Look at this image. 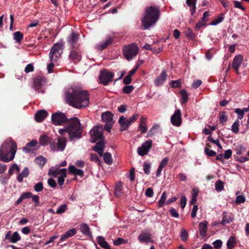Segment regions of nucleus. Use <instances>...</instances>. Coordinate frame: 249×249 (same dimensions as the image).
<instances>
[{
    "mask_svg": "<svg viewBox=\"0 0 249 249\" xmlns=\"http://www.w3.org/2000/svg\"><path fill=\"white\" fill-rule=\"evenodd\" d=\"M196 0H186V3L187 5L190 7V12L192 15H193L196 9Z\"/></svg>",
    "mask_w": 249,
    "mask_h": 249,
    "instance_id": "35",
    "label": "nucleus"
},
{
    "mask_svg": "<svg viewBox=\"0 0 249 249\" xmlns=\"http://www.w3.org/2000/svg\"><path fill=\"white\" fill-rule=\"evenodd\" d=\"M14 39L17 43H20L23 38V35L20 32L17 31L13 34Z\"/></svg>",
    "mask_w": 249,
    "mask_h": 249,
    "instance_id": "43",
    "label": "nucleus"
},
{
    "mask_svg": "<svg viewBox=\"0 0 249 249\" xmlns=\"http://www.w3.org/2000/svg\"><path fill=\"white\" fill-rule=\"evenodd\" d=\"M160 15L159 6H150L145 8L143 17L142 19V24L144 29H149L154 25L160 18Z\"/></svg>",
    "mask_w": 249,
    "mask_h": 249,
    "instance_id": "2",
    "label": "nucleus"
},
{
    "mask_svg": "<svg viewBox=\"0 0 249 249\" xmlns=\"http://www.w3.org/2000/svg\"><path fill=\"white\" fill-rule=\"evenodd\" d=\"M184 33L186 37L189 39H194L196 36V34L190 28H188Z\"/></svg>",
    "mask_w": 249,
    "mask_h": 249,
    "instance_id": "42",
    "label": "nucleus"
},
{
    "mask_svg": "<svg viewBox=\"0 0 249 249\" xmlns=\"http://www.w3.org/2000/svg\"><path fill=\"white\" fill-rule=\"evenodd\" d=\"M69 173L74 176H78L81 177L84 176V171L81 169H77L74 165H70L69 166Z\"/></svg>",
    "mask_w": 249,
    "mask_h": 249,
    "instance_id": "25",
    "label": "nucleus"
},
{
    "mask_svg": "<svg viewBox=\"0 0 249 249\" xmlns=\"http://www.w3.org/2000/svg\"><path fill=\"white\" fill-rule=\"evenodd\" d=\"M16 143L11 138L5 140L0 148V161L8 162L15 158L17 152Z\"/></svg>",
    "mask_w": 249,
    "mask_h": 249,
    "instance_id": "3",
    "label": "nucleus"
},
{
    "mask_svg": "<svg viewBox=\"0 0 249 249\" xmlns=\"http://www.w3.org/2000/svg\"><path fill=\"white\" fill-rule=\"evenodd\" d=\"M29 174V170L27 167H25L22 172L20 173L17 177V180L19 182L23 181V178H26Z\"/></svg>",
    "mask_w": 249,
    "mask_h": 249,
    "instance_id": "34",
    "label": "nucleus"
},
{
    "mask_svg": "<svg viewBox=\"0 0 249 249\" xmlns=\"http://www.w3.org/2000/svg\"><path fill=\"white\" fill-rule=\"evenodd\" d=\"M208 222L204 221L200 222L198 225L199 232L202 237H204L206 235Z\"/></svg>",
    "mask_w": 249,
    "mask_h": 249,
    "instance_id": "23",
    "label": "nucleus"
},
{
    "mask_svg": "<svg viewBox=\"0 0 249 249\" xmlns=\"http://www.w3.org/2000/svg\"><path fill=\"white\" fill-rule=\"evenodd\" d=\"M168 161L169 159L167 157H165L161 160L156 172V176L157 177L160 175L162 169L166 166Z\"/></svg>",
    "mask_w": 249,
    "mask_h": 249,
    "instance_id": "28",
    "label": "nucleus"
},
{
    "mask_svg": "<svg viewBox=\"0 0 249 249\" xmlns=\"http://www.w3.org/2000/svg\"><path fill=\"white\" fill-rule=\"evenodd\" d=\"M68 124L67 126V133L71 140L79 139L82 137V132L83 128L82 127L79 119L73 117L68 120Z\"/></svg>",
    "mask_w": 249,
    "mask_h": 249,
    "instance_id": "4",
    "label": "nucleus"
},
{
    "mask_svg": "<svg viewBox=\"0 0 249 249\" xmlns=\"http://www.w3.org/2000/svg\"><path fill=\"white\" fill-rule=\"evenodd\" d=\"M181 96L180 104L181 105L186 104L188 101V93L185 89H182L179 91Z\"/></svg>",
    "mask_w": 249,
    "mask_h": 249,
    "instance_id": "36",
    "label": "nucleus"
},
{
    "mask_svg": "<svg viewBox=\"0 0 249 249\" xmlns=\"http://www.w3.org/2000/svg\"><path fill=\"white\" fill-rule=\"evenodd\" d=\"M219 123L224 124L228 120V116L226 115V112H220L219 113Z\"/></svg>",
    "mask_w": 249,
    "mask_h": 249,
    "instance_id": "47",
    "label": "nucleus"
},
{
    "mask_svg": "<svg viewBox=\"0 0 249 249\" xmlns=\"http://www.w3.org/2000/svg\"><path fill=\"white\" fill-rule=\"evenodd\" d=\"M63 44L56 43L52 47L50 53L49 58L51 61L56 62L63 53Z\"/></svg>",
    "mask_w": 249,
    "mask_h": 249,
    "instance_id": "6",
    "label": "nucleus"
},
{
    "mask_svg": "<svg viewBox=\"0 0 249 249\" xmlns=\"http://www.w3.org/2000/svg\"><path fill=\"white\" fill-rule=\"evenodd\" d=\"M113 42V38L108 37L106 40L102 41L97 45V48L101 51L106 48L109 45Z\"/></svg>",
    "mask_w": 249,
    "mask_h": 249,
    "instance_id": "26",
    "label": "nucleus"
},
{
    "mask_svg": "<svg viewBox=\"0 0 249 249\" xmlns=\"http://www.w3.org/2000/svg\"><path fill=\"white\" fill-rule=\"evenodd\" d=\"M134 89V88L132 85L125 86L123 88V91L124 93L129 94Z\"/></svg>",
    "mask_w": 249,
    "mask_h": 249,
    "instance_id": "52",
    "label": "nucleus"
},
{
    "mask_svg": "<svg viewBox=\"0 0 249 249\" xmlns=\"http://www.w3.org/2000/svg\"><path fill=\"white\" fill-rule=\"evenodd\" d=\"M113 114L110 111L103 112L101 115L102 121L106 123H114Z\"/></svg>",
    "mask_w": 249,
    "mask_h": 249,
    "instance_id": "22",
    "label": "nucleus"
},
{
    "mask_svg": "<svg viewBox=\"0 0 249 249\" xmlns=\"http://www.w3.org/2000/svg\"><path fill=\"white\" fill-rule=\"evenodd\" d=\"M215 190L220 192L224 189V183L223 181L219 180L216 181L215 183Z\"/></svg>",
    "mask_w": 249,
    "mask_h": 249,
    "instance_id": "48",
    "label": "nucleus"
},
{
    "mask_svg": "<svg viewBox=\"0 0 249 249\" xmlns=\"http://www.w3.org/2000/svg\"><path fill=\"white\" fill-rule=\"evenodd\" d=\"M91 137L90 142L92 143L98 140H102L103 139V127L102 126H95L90 131Z\"/></svg>",
    "mask_w": 249,
    "mask_h": 249,
    "instance_id": "8",
    "label": "nucleus"
},
{
    "mask_svg": "<svg viewBox=\"0 0 249 249\" xmlns=\"http://www.w3.org/2000/svg\"><path fill=\"white\" fill-rule=\"evenodd\" d=\"M224 19V17H218V18H216L213 20L212 22L211 23V25H216L218 24V23L221 22Z\"/></svg>",
    "mask_w": 249,
    "mask_h": 249,
    "instance_id": "63",
    "label": "nucleus"
},
{
    "mask_svg": "<svg viewBox=\"0 0 249 249\" xmlns=\"http://www.w3.org/2000/svg\"><path fill=\"white\" fill-rule=\"evenodd\" d=\"M246 201V198L244 196L239 195L237 196L235 199V203L236 204L243 203Z\"/></svg>",
    "mask_w": 249,
    "mask_h": 249,
    "instance_id": "56",
    "label": "nucleus"
},
{
    "mask_svg": "<svg viewBox=\"0 0 249 249\" xmlns=\"http://www.w3.org/2000/svg\"><path fill=\"white\" fill-rule=\"evenodd\" d=\"M104 160L105 163L108 164H111L112 163V156L111 155L108 153L106 152L103 154Z\"/></svg>",
    "mask_w": 249,
    "mask_h": 249,
    "instance_id": "46",
    "label": "nucleus"
},
{
    "mask_svg": "<svg viewBox=\"0 0 249 249\" xmlns=\"http://www.w3.org/2000/svg\"><path fill=\"white\" fill-rule=\"evenodd\" d=\"M34 71V67L32 64H28L24 69V71L26 73H29L30 72H33Z\"/></svg>",
    "mask_w": 249,
    "mask_h": 249,
    "instance_id": "62",
    "label": "nucleus"
},
{
    "mask_svg": "<svg viewBox=\"0 0 249 249\" xmlns=\"http://www.w3.org/2000/svg\"><path fill=\"white\" fill-rule=\"evenodd\" d=\"M141 242H149L151 241V235L149 233L142 232L138 237Z\"/></svg>",
    "mask_w": 249,
    "mask_h": 249,
    "instance_id": "31",
    "label": "nucleus"
},
{
    "mask_svg": "<svg viewBox=\"0 0 249 249\" xmlns=\"http://www.w3.org/2000/svg\"><path fill=\"white\" fill-rule=\"evenodd\" d=\"M79 230L85 236H87L89 237H92V234L90 231V229L86 223H82L80 225Z\"/></svg>",
    "mask_w": 249,
    "mask_h": 249,
    "instance_id": "21",
    "label": "nucleus"
},
{
    "mask_svg": "<svg viewBox=\"0 0 249 249\" xmlns=\"http://www.w3.org/2000/svg\"><path fill=\"white\" fill-rule=\"evenodd\" d=\"M39 142L41 145L46 146L49 142L51 143V140L48 136L46 135H42L39 138Z\"/></svg>",
    "mask_w": 249,
    "mask_h": 249,
    "instance_id": "37",
    "label": "nucleus"
},
{
    "mask_svg": "<svg viewBox=\"0 0 249 249\" xmlns=\"http://www.w3.org/2000/svg\"><path fill=\"white\" fill-rule=\"evenodd\" d=\"M79 35L75 32L72 33L68 37L67 41L69 45L72 48H74V46L77 44L78 41Z\"/></svg>",
    "mask_w": 249,
    "mask_h": 249,
    "instance_id": "17",
    "label": "nucleus"
},
{
    "mask_svg": "<svg viewBox=\"0 0 249 249\" xmlns=\"http://www.w3.org/2000/svg\"><path fill=\"white\" fill-rule=\"evenodd\" d=\"M37 141L33 140L30 142H28L25 147L22 148L23 151L26 153H29L32 150V148L35 147L37 144Z\"/></svg>",
    "mask_w": 249,
    "mask_h": 249,
    "instance_id": "33",
    "label": "nucleus"
},
{
    "mask_svg": "<svg viewBox=\"0 0 249 249\" xmlns=\"http://www.w3.org/2000/svg\"><path fill=\"white\" fill-rule=\"evenodd\" d=\"M46 80L44 77L38 76L35 78L33 88L36 91L39 92L41 87L46 83Z\"/></svg>",
    "mask_w": 249,
    "mask_h": 249,
    "instance_id": "14",
    "label": "nucleus"
},
{
    "mask_svg": "<svg viewBox=\"0 0 249 249\" xmlns=\"http://www.w3.org/2000/svg\"><path fill=\"white\" fill-rule=\"evenodd\" d=\"M236 245V239L233 236L230 237L227 242V247L228 249H233Z\"/></svg>",
    "mask_w": 249,
    "mask_h": 249,
    "instance_id": "39",
    "label": "nucleus"
},
{
    "mask_svg": "<svg viewBox=\"0 0 249 249\" xmlns=\"http://www.w3.org/2000/svg\"><path fill=\"white\" fill-rule=\"evenodd\" d=\"M62 169H59V166L51 167L49 171L48 175H52L54 177H57L58 176L61 175V171Z\"/></svg>",
    "mask_w": 249,
    "mask_h": 249,
    "instance_id": "30",
    "label": "nucleus"
},
{
    "mask_svg": "<svg viewBox=\"0 0 249 249\" xmlns=\"http://www.w3.org/2000/svg\"><path fill=\"white\" fill-rule=\"evenodd\" d=\"M170 85L174 88H181L182 86V80L181 79H178L177 80L171 81Z\"/></svg>",
    "mask_w": 249,
    "mask_h": 249,
    "instance_id": "45",
    "label": "nucleus"
},
{
    "mask_svg": "<svg viewBox=\"0 0 249 249\" xmlns=\"http://www.w3.org/2000/svg\"><path fill=\"white\" fill-rule=\"evenodd\" d=\"M243 60V56L241 55H236L233 60L232 68L235 70L237 74H239V68L240 67Z\"/></svg>",
    "mask_w": 249,
    "mask_h": 249,
    "instance_id": "16",
    "label": "nucleus"
},
{
    "mask_svg": "<svg viewBox=\"0 0 249 249\" xmlns=\"http://www.w3.org/2000/svg\"><path fill=\"white\" fill-rule=\"evenodd\" d=\"M67 206L66 204H63L60 205L58 208H57L56 213L57 214H61L63 213L66 211L67 210Z\"/></svg>",
    "mask_w": 249,
    "mask_h": 249,
    "instance_id": "54",
    "label": "nucleus"
},
{
    "mask_svg": "<svg viewBox=\"0 0 249 249\" xmlns=\"http://www.w3.org/2000/svg\"><path fill=\"white\" fill-rule=\"evenodd\" d=\"M166 198L167 194L165 192H163V193L162 194L160 199L159 200L158 202V208H160L162 207L164 205V204H166Z\"/></svg>",
    "mask_w": 249,
    "mask_h": 249,
    "instance_id": "40",
    "label": "nucleus"
},
{
    "mask_svg": "<svg viewBox=\"0 0 249 249\" xmlns=\"http://www.w3.org/2000/svg\"><path fill=\"white\" fill-rule=\"evenodd\" d=\"M76 233V230L72 228L68 231L65 234L62 235L60 238V241L63 242L68 238L73 236Z\"/></svg>",
    "mask_w": 249,
    "mask_h": 249,
    "instance_id": "27",
    "label": "nucleus"
},
{
    "mask_svg": "<svg viewBox=\"0 0 249 249\" xmlns=\"http://www.w3.org/2000/svg\"><path fill=\"white\" fill-rule=\"evenodd\" d=\"M122 187L123 185L122 182H119L116 185L114 189V194L116 196H119L122 193Z\"/></svg>",
    "mask_w": 249,
    "mask_h": 249,
    "instance_id": "49",
    "label": "nucleus"
},
{
    "mask_svg": "<svg viewBox=\"0 0 249 249\" xmlns=\"http://www.w3.org/2000/svg\"><path fill=\"white\" fill-rule=\"evenodd\" d=\"M138 130L141 131L142 134H144L147 131L146 124H140L138 126Z\"/></svg>",
    "mask_w": 249,
    "mask_h": 249,
    "instance_id": "60",
    "label": "nucleus"
},
{
    "mask_svg": "<svg viewBox=\"0 0 249 249\" xmlns=\"http://www.w3.org/2000/svg\"><path fill=\"white\" fill-rule=\"evenodd\" d=\"M167 77L166 71L165 70L162 71L160 75L158 76L154 81V84L157 86L162 85L166 81Z\"/></svg>",
    "mask_w": 249,
    "mask_h": 249,
    "instance_id": "18",
    "label": "nucleus"
},
{
    "mask_svg": "<svg viewBox=\"0 0 249 249\" xmlns=\"http://www.w3.org/2000/svg\"><path fill=\"white\" fill-rule=\"evenodd\" d=\"M114 76V73L113 72L104 69L103 71H100V74L99 76L100 83L104 86H107L112 82Z\"/></svg>",
    "mask_w": 249,
    "mask_h": 249,
    "instance_id": "7",
    "label": "nucleus"
},
{
    "mask_svg": "<svg viewBox=\"0 0 249 249\" xmlns=\"http://www.w3.org/2000/svg\"><path fill=\"white\" fill-rule=\"evenodd\" d=\"M11 231L7 232L5 236V240H8L12 243H16L20 240L21 237L17 231H15L11 235Z\"/></svg>",
    "mask_w": 249,
    "mask_h": 249,
    "instance_id": "15",
    "label": "nucleus"
},
{
    "mask_svg": "<svg viewBox=\"0 0 249 249\" xmlns=\"http://www.w3.org/2000/svg\"><path fill=\"white\" fill-rule=\"evenodd\" d=\"M152 145V141L151 140H148L142 143L141 146L138 148V154L141 156L146 155L151 149Z\"/></svg>",
    "mask_w": 249,
    "mask_h": 249,
    "instance_id": "11",
    "label": "nucleus"
},
{
    "mask_svg": "<svg viewBox=\"0 0 249 249\" xmlns=\"http://www.w3.org/2000/svg\"><path fill=\"white\" fill-rule=\"evenodd\" d=\"M48 112L44 109L40 110L35 115V120L37 122H41L48 116Z\"/></svg>",
    "mask_w": 249,
    "mask_h": 249,
    "instance_id": "19",
    "label": "nucleus"
},
{
    "mask_svg": "<svg viewBox=\"0 0 249 249\" xmlns=\"http://www.w3.org/2000/svg\"><path fill=\"white\" fill-rule=\"evenodd\" d=\"M207 21H208V20H203L202 19H200L195 27V30L198 31L199 29L202 26H205Z\"/></svg>",
    "mask_w": 249,
    "mask_h": 249,
    "instance_id": "50",
    "label": "nucleus"
},
{
    "mask_svg": "<svg viewBox=\"0 0 249 249\" xmlns=\"http://www.w3.org/2000/svg\"><path fill=\"white\" fill-rule=\"evenodd\" d=\"M69 58L74 63L80 62L82 58L81 52L78 49L72 48L70 52Z\"/></svg>",
    "mask_w": 249,
    "mask_h": 249,
    "instance_id": "13",
    "label": "nucleus"
},
{
    "mask_svg": "<svg viewBox=\"0 0 249 249\" xmlns=\"http://www.w3.org/2000/svg\"><path fill=\"white\" fill-rule=\"evenodd\" d=\"M34 190L36 192H40L43 189V183L41 182H39L37 183L34 187Z\"/></svg>",
    "mask_w": 249,
    "mask_h": 249,
    "instance_id": "57",
    "label": "nucleus"
},
{
    "mask_svg": "<svg viewBox=\"0 0 249 249\" xmlns=\"http://www.w3.org/2000/svg\"><path fill=\"white\" fill-rule=\"evenodd\" d=\"M234 160L236 161H239L240 162L243 163L249 160V158L247 157H237L235 156L234 157Z\"/></svg>",
    "mask_w": 249,
    "mask_h": 249,
    "instance_id": "64",
    "label": "nucleus"
},
{
    "mask_svg": "<svg viewBox=\"0 0 249 249\" xmlns=\"http://www.w3.org/2000/svg\"><path fill=\"white\" fill-rule=\"evenodd\" d=\"M234 112L238 114V118L239 119H242L243 118L245 112L243 109L240 108H236L234 110Z\"/></svg>",
    "mask_w": 249,
    "mask_h": 249,
    "instance_id": "58",
    "label": "nucleus"
},
{
    "mask_svg": "<svg viewBox=\"0 0 249 249\" xmlns=\"http://www.w3.org/2000/svg\"><path fill=\"white\" fill-rule=\"evenodd\" d=\"M105 143L101 140L97 142L93 147V150L96 151L100 156H103L104 151Z\"/></svg>",
    "mask_w": 249,
    "mask_h": 249,
    "instance_id": "24",
    "label": "nucleus"
},
{
    "mask_svg": "<svg viewBox=\"0 0 249 249\" xmlns=\"http://www.w3.org/2000/svg\"><path fill=\"white\" fill-rule=\"evenodd\" d=\"M61 175L58 176L57 182L58 184L61 186L63 185L65 181V178L67 177V169L66 168H62L61 171Z\"/></svg>",
    "mask_w": 249,
    "mask_h": 249,
    "instance_id": "32",
    "label": "nucleus"
},
{
    "mask_svg": "<svg viewBox=\"0 0 249 249\" xmlns=\"http://www.w3.org/2000/svg\"><path fill=\"white\" fill-rule=\"evenodd\" d=\"M171 123L174 126H180L182 124L181 113L180 109L175 111L171 117Z\"/></svg>",
    "mask_w": 249,
    "mask_h": 249,
    "instance_id": "12",
    "label": "nucleus"
},
{
    "mask_svg": "<svg viewBox=\"0 0 249 249\" xmlns=\"http://www.w3.org/2000/svg\"><path fill=\"white\" fill-rule=\"evenodd\" d=\"M65 95L67 103L75 108H85L89 104V92L79 86H71L65 91Z\"/></svg>",
    "mask_w": 249,
    "mask_h": 249,
    "instance_id": "1",
    "label": "nucleus"
},
{
    "mask_svg": "<svg viewBox=\"0 0 249 249\" xmlns=\"http://www.w3.org/2000/svg\"><path fill=\"white\" fill-rule=\"evenodd\" d=\"M118 122L121 125V130L122 131L127 130L130 125L128 119H126L124 116L120 117Z\"/></svg>",
    "mask_w": 249,
    "mask_h": 249,
    "instance_id": "20",
    "label": "nucleus"
},
{
    "mask_svg": "<svg viewBox=\"0 0 249 249\" xmlns=\"http://www.w3.org/2000/svg\"><path fill=\"white\" fill-rule=\"evenodd\" d=\"M52 122L55 125H60L67 122L68 119L64 113L56 112L52 115Z\"/></svg>",
    "mask_w": 249,
    "mask_h": 249,
    "instance_id": "9",
    "label": "nucleus"
},
{
    "mask_svg": "<svg viewBox=\"0 0 249 249\" xmlns=\"http://www.w3.org/2000/svg\"><path fill=\"white\" fill-rule=\"evenodd\" d=\"M205 154L210 157H213L216 155V152L208 148H205L204 149Z\"/></svg>",
    "mask_w": 249,
    "mask_h": 249,
    "instance_id": "59",
    "label": "nucleus"
},
{
    "mask_svg": "<svg viewBox=\"0 0 249 249\" xmlns=\"http://www.w3.org/2000/svg\"><path fill=\"white\" fill-rule=\"evenodd\" d=\"M67 140L66 138L63 137H59L57 139V143L56 146L54 143H50V148L53 151H63L66 147Z\"/></svg>",
    "mask_w": 249,
    "mask_h": 249,
    "instance_id": "10",
    "label": "nucleus"
},
{
    "mask_svg": "<svg viewBox=\"0 0 249 249\" xmlns=\"http://www.w3.org/2000/svg\"><path fill=\"white\" fill-rule=\"evenodd\" d=\"M239 121L236 120L231 126V131L237 134L239 132Z\"/></svg>",
    "mask_w": 249,
    "mask_h": 249,
    "instance_id": "51",
    "label": "nucleus"
},
{
    "mask_svg": "<svg viewBox=\"0 0 249 249\" xmlns=\"http://www.w3.org/2000/svg\"><path fill=\"white\" fill-rule=\"evenodd\" d=\"M188 237V232L186 230L182 229L180 234V238L182 241H186Z\"/></svg>",
    "mask_w": 249,
    "mask_h": 249,
    "instance_id": "53",
    "label": "nucleus"
},
{
    "mask_svg": "<svg viewBox=\"0 0 249 249\" xmlns=\"http://www.w3.org/2000/svg\"><path fill=\"white\" fill-rule=\"evenodd\" d=\"M143 171L145 174L149 175L150 173L151 166L150 164L147 163L146 162L143 163Z\"/></svg>",
    "mask_w": 249,
    "mask_h": 249,
    "instance_id": "55",
    "label": "nucleus"
},
{
    "mask_svg": "<svg viewBox=\"0 0 249 249\" xmlns=\"http://www.w3.org/2000/svg\"><path fill=\"white\" fill-rule=\"evenodd\" d=\"M139 50L138 45L136 43H132L124 47L123 54L129 61L137 55Z\"/></svg>",
    "mask_w": 249,
    "mask_h": 249,
    "instance_id": "5",
    "label": "nucleus"
},
{
    "mask_svg": "<svg viewBox=\"0 0 249 249\" xmlns=\"http://www.w3.org/2000/svg\"><path fill=\"white\" fill-rule=\"evenodd\" d=\"M246 150L245 146L242 144H238L235 146L234 151L238 155L243 154Z\"/></svg>",
    "mask_w": 249,
    "mask_h": 249,
    "instance_id": "41",
    "label": "nucleus"
},
{
    "mask_svg": "<svg viewBox=\"0 0 249 249\" xmlns=\"http://www.w3.org/2000/svg\"><path fill=\"white\" fill-rule=\"evenodd\" d=\"M228 213L224 211L222 213V220L221 222V224L223 225H225L227 224L230 223L232 221V219L230 217L228 216Z\"/></svg>",
    "mask_w": 249,
    "mask_h": 249,
    "instance_id": "38",
    "label": "nucleus"
},
{
    "mask_svg": "<svg viewBox=\"0 0 249 249\" xmlns=\"http://www.w3.org/2000/svg\"><path fill=\"white\" fill-rule=\"evenodd\" d=\"M35 162L36 164L42 167L46 162V160L42 156H39L36 158Z\"/></svg>",
    "mask_w": 249,
    "mask_h": 249,
    "instance_id": "44",
    "label": "nucleus"
},
{
    "mask_svg": "<svg viewBox=\"0 0 249 249\" xmlns=\"http://www.w3.org/2000/svg\"><path fill=\"white\" fill-rule=\"evenodd\" d=\"M234 7L236 8L240 9L241 10L244 11L245 8L242 5V2L239 1L235 0L233 1Z\"/></svg>",
    "mask_w": 249,
    "mask_h": 249,
    "instance_id": "61",
    "label": "nucleus"
},
{
    "mask_svg": "<svg viewBox=\"0 0 249 249\" xmlns=\"http://www.w3.org/2000/svg\"><path fill=\"white\" fill-rule=\"evenodd\" d=\"M97 242L98 244L104 249H111L107 242L105 240L104 237L99 236L97 238Z\"/></svg>",
    "mask_w": 249,
    "mask_h": 249,
    "instance_id": "29",
    "label": "nucleus"
}]
</instances>
